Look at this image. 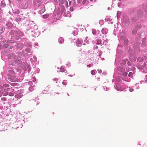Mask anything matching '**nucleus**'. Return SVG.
<instances>
[{
    "mask_svg": "<svg viewBox=\"0 0 147 147\" xmlns=\"http://www.w3.org/2000/svg\"><path fill=\"white\" fill-rule=\"evenodd\" d=\"M72 34L74 35H76L77 34V32L76 30H74L73 31Z\"/></svg>",
    "mask_w": 147,
    "mask_h": 147,
    "instance_id": "obj_40",
    "label": "nucleus"
},
{
    "mask_svg": "<svg viewBox=\"0 0 147 147\" xmlns=\"http://www.w3.org/2000/svg\"><path fill=\"white\" fill-rule=\"evenodd\" d=\"M82 0H77L78 1V3H80L82 1Z\"/></svg>",
    "mask_w": 147,
    "mask_h": 147,
    "instance_id": "obj_59",
    "label": "nucleus"
},
{
    "mask_svg": "<svg viewBox=\"0 0 147 147\" xmlns=\"http://www.w3.org/2000/svg\"><path fill=\"white\" fill-rule=\"evenodd\" d=\"M23 47V45L21 43L18 44L16 46V48L20 50L22 49Z\"/></svg>",
    "mask_w": 147,
    "mask_h": 147,
    "instance_id": "obj_24",
    "label": "nucleus"
},
{
    "mask_svg": "<svg viewBox=\"0 0 147 147\" xmlns=\"http://www.w3.org/2000/svg\"><path fill=\"white\" fill-rule=\"evenodd\" d=\"M23 33L20 31L18 32L14 30H12L7 33L6 36L7 38L10 40L15 41L16 40H19L20 36H22Z\"/></svg>",
    "mask_w": 147,
    "mask_h": 147,
    "instance_id": "obj_3",
    "label": "nucleus"
},
{
    "mask_svg": "<svg viewBox=\"0 0 147 147\" xmlns=\"http://www.w3.org/2000/svg\"><path fill=\"white\" fill-rule=\"evenodd\" d=\"M119 36L120 37V42L123 43L125 45H128V42L127 39L126 38L125 33L123 32L120 33Z\"/></svg>",
    "mask_w": 147,
    "mask_h": 147,
    "instance_id": "obj_5",
    "label": "nucleus"
},
{
    "mask_svg": "<svg viewBox=\"0 0 147 147\" xmlns=\"http://www.w3.org/2000/svg\"><path fill=\"white\" fill-rule=\"evenodd\" d=\"M69 14H70V13H69ZM68 14H69V13H68L67 12H65L64 13L65 16H69Z\"/></svg>",
    "mask_w": 147,
    "mask_h": 147,
    "instance_id": "obj_49",
    "label": "nucleus"
},
{
    "mask_svg": "<svg viewBox=\"0 0 147 147\" xmlns=\"http://www.w3.org/2000/svg\"><path fill=\"white\" fill-rule=\"evenodd\" d=\"M146 65V63H143V64L142 65V67H145Z\"/></svg>",
    "mask_w": 147,
    "mask_h": 147,
    "instance_id": "obj_50",
    "label": "nucleus"
},
{
    "mask_svg": "<svg viewBox=\"0 0 147 147\" xmlns=\"http://www.w3.org/2000/svg\"><path fill=\"white\" fill-rule=\"evenodd\" d=\"M86 0H84L82 2V3L84 5L85 3Z\"/></svg>",
    "mask_w": 147,
    "mask_h": 147,
    "instance_id": "obj_62",
    "label": "nucleus"
},
{
    "mask_svg": "<svg viewBox=\"0 0 147 147\" xmlns=\"http://www.w3.org/2000/svg\"><path fill=\"white\" fill-rule=\"evenodd\" d=\"M9 85L7 84H4L3 85L0 86V89H2V90L4 89V88H9Z\"/></svg>",
    "mask_w": 147,
    "mask_h": 147,
    "instance_id": "obj_20",
    "label": "nucleus"
},
{
    "mask_svg": "<svg viewBox=\"0 0 147 147\" xmlns=\"http://www.w3.org/2000/svg\"><path fill=\"white\" fill-rule=\"evenodd\" d=\"M144 15L143 11L141 9H139L137 11V16L140 18L142 17Z\"/></svg>",
    "mask_w": 147,
    "mask_h": 147,
    "instance_id": "obj_14",
    "label": "nucleus"
},
{
    "mask_svg": "<svg viewBox=\"0 0 147 147\" xmlns=\"http://www.w3.org/2000/svg\"><path fill=\"white\" fill-rule=\"evenodd\" d=\"M28 2L22 1L20 3L19 7L21 9H25L28 7Z\"/></svg>",
    "mask_w": 147,
    "mask_h": 147,
    "instance_id": "obj_9",
    "label": "nucleus"
},
{
    "mask_svg": "<svg viewBox=\"0 0 147 147\" xmlns=\"http://www.w3.org/2000/svg\"><path fill=\"white\" fill-rule=\"evenodd\" d=\"M23 122L24 121L22 120H20L16 121L14 123V125L16 126V128H21L23 126L22 124Z\"/></svg>",
    "mask_w": 147,
    "mask_h": 147,
    "instance_id": "obj_10",
    "label": "nucleus"
},
{
    "mask_svg": "<svg viewBox=\"0 0 147 147\" xmlns=\"http://www.w3.org/2000/svg\"><path fill=\"white\" fill-rule=\"evenodd\" d=\"M114 87L118 91H122L123 90V87L119 83H117L114 85Z\"/></svg>",
    "mask_w": 147,
    "mask_h": 147,
    "instance_id": "obj_13",
    "label": "nucleus"
},
{
    "mask_svg": "<svg viewBox=\"0 0 147 147\" xmlns=\"http://www.w3.org/2000/svg\"><path fill=\"white\" fill-rule=\"evenodd\" d=\"M127 64L129 66H131V62L129 61L127 62Z\"/></svg>",
    "mask_w": 147,
    "mask_h": 147,
    "instance_id": "obj_56",
    "label": "nucleus"
},
{
    "mask_svg": "<svg viewBox=\"0 0 147 147\" xmlns=\"http://www.w3.org/2000/svg\"><path fill=\"white\" fill-rule=\"evenodd\" d=\"M12 24L10 22H8L6 24V26L8 28H11L12 27Z\"/></svg>",
    "mask_w": 147,
    "mask_h": 147,
    "instance_id": "obj_26",
    "label": "nucleus"
},
{
    "mask_svg": "<svg viewBox=\"0 0 147 147\" xmlns=\"http://www.w3.org/2000/svg\"><path fill=\"white\" fill-rule=\"evenodd\" d=\"M60 71L62 72L65 71V69L63 68V66H61V67Z\"/></svg>",
    "mask_w": 147,
    "mask_h": 147,
    "instance_id": "obj_37",
    "label": "nucleus"
},
{
    "mask_svg": "<svg viewBox=\"0 0 147 147\" xmlns=\"http://www.w3.org/2000/svg\"><path fill=\"white\" fill-rule=\"evenodd\" d=\"M6 43V44H5L3 45V48H6L8 47V46L11 45V44H15V43L14 42V41H11V40H9Z\"/></svg>",
    "mask_w": 147,
    "mask_h": 147,
    "instance_id": "obj_12",
    "label": "nucleus"
},
{
    "mask_svg": "<svg viewBox=\"0 0 147 147\" xmlns=\"http://www.w3.org/2000/svg\"><path fill=\"white\" fill-rule=\"evenodd\" d=\"M14 89L12 87L4 88L2 90L3 96H6L10 92H14Z\"/></svg>",
    "mask_w": 147,
    "mask_h": 147,
    "instance_id": "obj_7",
    "label": "nucleus"
},
{
    "mask_svg": "<svg viewBox=\"0 0 147 147\" xmlns=\"http://www.w3.org/2000/svg\"><path fill=\"white\" fill-rule=\"evenodd\" d=\"M118 6L119 7H121L122 6V4L121 3H118Z\"/></svg>",
    "mask_w": 147,
    "mask_h": 147,
    "instance_id": "obj_53",
    "label": "nucleus"
},
{
    "mask_svg": "<svg viewBox=\"0 0 147 147\" xmlns=\"http://www.w3.org/2000/svg\"><path fill=\"white\" fill-rule=\"evenodd\" d=\"M69 10H70V11H72L74 10L73 9L72 7H70V8Z\"/></svg>",
    "mask_w": 147,
    "mask_h": 147,
    "instance_id": "obj_60",
    "label": "nucleus"
},
{
    "mask_svg": "<svg viewBox=\"0 0 147 147\" xmlns=\"http://www.w3.org/2000/svg\"><path fill=\"white\" fill-rule=\"evenodd\" d=\"M31 35L32 36L36 37L38 36L36 34V32L35 31H33V32H31Z\"/></svg>",
    "mask_w": 147,
    "mask_h": 147,
    "instance_id": "obj_30",
    "label": "nucleus"
},
{
    "mask_svg": "<svg viewBox=\"0 0 147 147\" xmlns=\"http://www.w3.org/2000/svg\"><path fill=\"white\" fill-rule=\"evenodd\" d=\"M123 74V75H124L125 77H127V73L124 71L122 73ZM130 79V78L129 79H128V78H125V79L124 80L126 81H129V80Z\"/></svg>",
    "mask_w": 147,
    "mask_h": 147,
    "instance_id": "obj_22",
    "label": "nucleus"
},
{
    "mask_svg": "<svg viewBox=\"0 0 147 147\" xmlns=\"http://www.w3.org/2000/svg\"><path fill=\"white\" fill-rule=\"evenodd\" d=\"M99 23L100 24L102 25L104 23V21L103 20H100L99 21Z\"/></svg>",
    "mask_w": 147,
    "mask_h": 147,
    "instance_id": "obj_39",
    "label": "nucleus"
},
{
    "mask_svg": "<svg viewBox=\"0 0 147 147\" xmlns=\"http://www.w3.org/2000/svg\"><path fill=\"white\" fill-rule=\"evenodd\" d=\"M142 8L145 12L144 16L145 17L147 18V5L146 4H144Z\"/></svg>",
    "mask_w": 147,
    "mask_h": 147,
    "instance_id": "obj_16",
    "label": "nucleus"
},
{
    "mask_svg": "<svg viewBox=\"0 0 147 147\" xmlns=\"http://www.w3.org/2000/svg\"><path fill=\"white\" fill-rule=\"evenodd\" d=\"M24 45L26 46L30 47L32 46V45L31 43L28 41H26L24 42Z\"/></svg>",
    "mask_w": 147,
    "mask_h": 147,
    "instance_id": "obj_23",
    "label": "nucleus"
},
{
    "mask_svg": "<svg viewBox=\"0 0 147 147\" xmlns=\"http://www.w3.org/2000/svg\"><path fill=\"white\" fill-rule=\"evenodd\" d=\"M7 98L4 97H3L1 98V100L2 101H5L6 100Z\"/></svg>",
    "mask_w": 147,
    "mask_h": 147,
    "instance_id": "obj_48",
    "label": "nucleus"
},
{
    "mask_svg": "<svg viewBox=\"0 0 147 147\" xmlns=\"http://www.w3.org/2000/svg\"><path fill=\"white\" fill-rule=\"evenodd\" d=\"M58 1H59V3H62V2L63 1V0H58Z\"/></svg>",
    "mask_w": 147,
    "mask_h": 147,
    "instance_id": "obj_61",
    "label": "nucleus"
},
{
    "mask_svg": "<svg viewBox=\"0 0 147 147\" xmlns=\"http://www.w3.org/2000/svg\"><path fill=\"white\" fill-rule=\"evenodd\" d=\"M128 76L129 77H132V72H130L128 75Z\"/></svg>",
    "mask_w": 147,
    "mask_h": 147,
    "instance_id": "obj_46",
    "label": "nucleus"
},
{
    "mask_svg": "<svg viewBox=\"0 0 147 147\" xmlns=\"http://www.w3.org/2000/svg\"><path fill=\"white\" fill-rule=\"evenodd\" d=\"M8 48L9 49H11V50H13L14 49V47L12 46H9Z\"/></svg>",
    "mask_w": 147,
    "mask_h": 147,
    "instance_id": "obj_45",
    "label": "nucleus"
},
{
    "mask_svg": "<svg viewBox=\"0 0 147 147\" xmlns=\"http://www.w3.org/2000/svg\"><path fill=\"white\" fill-rule=\"evenodd\" d=\"M127 61V60L126 59H124L121 63V65H125L126 63V62Z\"/></svg>",
    "mask_w": 147,
    "mask_h": 147,
    "instance_id": "obj_28",
    "label": "nucleus"
},
{
    "mask_svg": "<svg viewBox=\"0 0 147 147\" xmlns=\"http://www.w3.org/2000/svg\"><path fill=\"white\" fill-rule=\"evenodd\" d=\"M95 71L94 70H92L91 71V74L92 75H94L95 74Z\"/></svg>",
    "mask_w": 147,
    "mask_h": 147,
    "instance_id": "obj_44",
    "label": "nucleus"
},
{
    "mask_svg": "<svg viewBox=\"0 0 147 147\" xmlns=\"http://www.w3.org/2000/svg\"><path fill=\"white\" fill-rule=\"evenodd\" d=\"M8 53L7 51H5L3 54L9 59H14L13 61L9 62V64L12 66H18L22 64V61L21 58L20 57L16 55L15 54H8Z\"/></svg>",
    "mask_w": 147,
    "mask_h": 147,
    "instance_id": "obj_2",
    "label": "nucleus"
},
{
    "mask_svg": "<svg viewBox=\"0 0 147 147\" xmlns=\"http://www.w3.org/2000/svg\"><path fill=\"white\" fill-rule=\"evenodd\" d=\"M5 29L3 27H0V34L2 33L4 31Z\"/></svg>",
    "mask_w": 147,
    "mask_h": 147,
    "instance_id": "obj_32",
    "label": "nucleus"
},
{
    "mask_svg": "<svg viewBox=\"0 0 147 147\" xmlns=\"http://www.w3.org/2000/svg\"><path fill=\"white\" fill-rule=\"evenodd\" d=\"M132 87H134V86H133L131 88L129 87V90L130 92H132L134 90L132 88Z\"/></svg>",
    "mask_w": 147,
    "mask_h": 147,
    "instance_id": "obj_42",
    "label": "nucleus"
},
{
    "mask_svg": "<svg viewBox=\"0 0 147 147\" xmlns=\"http://www.w3.org/2000/svg\"><path fill=\"white\" fill-rule=\"evenodd\" d=\"M146 59H147V57L146 56H144L142 57H139L137 58V61H139L140 62H141L144 60H146Z\"/></svg>",
    "mask_w": 147,
    "mask_h": 147,
    "instance_id": "obj_17",
    "label": "nucleus"
},
{
    "mask_svg": "<svg viewBox=\"0 0 147 147\" xmlns=\"http://www.w3.org/2000/svg\"><path fill=\"white\" fill-rule=\"evenodd\" d=\"M144 32H143L141 33H138V34L137 36H138V37H140L141 36L144 35Z\"/></svg>",
    "mask_w": 147,
    "mask_h": 147,
    "instance_id": "obj_31",
    "label": "nucleus"
},
{
    "mask_svg": "<svg viewBox=\"0 0 147 147\" xmlns=\"http://www.w3.org/2000/svg\"><path fill=\"white\" fill-rule=\"evenodd\" d=\"M30 28L28 30L31 32H33L34 31L33 30L35 31V30H37L38 29V26H37L34 25V23L33 22L31 25V26H30Z\"/></svg>",
    "mask_w": 147,
    "mask_h": 147,
    "instance_id": "obj_11",
    "label": "nucleus"
},
{
    "mask_svg": "<svg viewBox=\"0 0 147 147\" xmlns=\"http://www.w3.org/2000/svg\"><path fill=\"white\" fill-rule=\"evenodd\" d=\"M103 89L105 91H107V87L106 86H104L103 87Z\"/></svg>",
    "mask_w": 147,
    "mask_h": 147,
    "instance_id": "obj_55",
    "label": "nucleus"
},
{
    "mask_svg": "<svg viewBox=\"0 0 147 147\" xmlns=\"http://www.w3.org/2000/svg\"><path fill=\"white\" fill-rule=\"evenodd\" d=\"M15 73L12 70H9L7 74L6 80L8 81H11L12 82H18V79L16 78L15 76Z\"/></svg>",
    "mask_w": 147,
    "mask_h": 147,
    "instance_id": "obj_4",
    "label": "nucleus"
},
{
    "mask_svg": "<svg viewBox=\"0 0 147 147\" xmlns=\"http://www.w3.org/2000/svg\"><path fill=\"white\" fill-rule=\"evenodd\" d=\"M94 43L98 45L102 44V40L98 38L94 41Z\"/></svg>",
    "mask_w": 147,
    "mask_h": 147,
    "instance_id": "obj_21",
    "label": "nucleus"
},
{
    "mask_svg": "<svg viewBox=\"0 0 147 147\" xmlns=\"http://www.w3.org/2000/svg\"><path fill=\"white\" fill-rule=\"evenodd\" d=\"M138 40H138L132 42V45L129 47L128 53L129 55V59L131 61H133L136 60V57L135 56L136 54L139 52L140 49L139 47L140 45V43Z\"/></svg>",
    "mask_w": 147,
    "mask_h": 147,
    "instance_id": "obj_1",
    "label": "nucleus"
},
{
    "mask_svg": "<svg viewBox=\"0 0 147 147\" xmlns=\"http://www.w3.org/2000/svg\"><path fill=\"white\" fill-rule=\"evenodd\" d=\"M66 65L67 66H70V62H68L67 63V64H66Z\"/></svg>",
    "mask_w": 147,
    "mask_h": 147,
    "instance_id": "obj_58",
    "label": "nucleus"
},
{
    "mask_svg": "<svg viewBox=\"0 0 147 147\" xmlns=\"http://www.w3.org/2000/svg\"><path fill=\"white\" fill-rule=\"evenodd\" d=\"M5 5L4 4V1H2L1 2L0 6L1 7H4Z\"/></svg>",
    "mask_w": 147,
    "mask_h": 147,
    "instance_id": "obj_34",
    "label": "nucleus"
},
{
    "mask_svg": "<svg viewBox=\"0 0 147 147\" xmlns=\"http://www.w3.org/2000/svg\"><path fill=\"white\" fill-rule=\"evenodd\" d=\"M49 15H48L45 14L43 15V18L44 19H46L48 18Z\"/></svg>",
    "mask_w": 147,
    "mask_h": 147,
    "instance_id": "obj_38",
    "label": "nucleus"
},
{
    "mask_svg": "<svg viewBox=\"0 0 147 147\" xmlns=\"http://www.w3.org/2000/svg\"><path fill=\"white\" fill-rule=\"evenodd\" d=\"M107 44V41L104 40L103 41L102 43V44L106 45Z\"/></svg>",
    "mask_w": 147,
    "mask_h": 147,
    "instance_id": "obj_41",
    "label": "nucleus"
},
{
    "mask_svg": "<svg viewBox=\"0 0 147 147\" xmlns=\"http://www.w3.org/2000/svg\"><path fill=\"white\" fill-rule=\"evenodd\" d=\"M98 73H100L102 72V70L101 69H98Z\"/></svg>",
    "mask_w": 147,
    "mask_h": 147,
    "instance_id": "obj_57",
    "label": "nucleus"
},
{
    "mask_svg": "<svg viewBox=\"0 0 147 147\" xmlns=\"http://www.w3.org/2000/svg\"><path fill=\"white\" fill-rule=\"evenodd\" d=\"M64 39L62 37H60L59 38L58 42L60 44L63 43H64Z\"/></svg>",
    "mask_w": 147,
    "mask_h": 147,
    "instance_id": "obj_25",
    "label": "nucleus"
},
{
    "mask_svg": "<svg viewBox=\"0 0 147 147\" xmlns=\"http://www.w3.org/2000/svg\"><path fill=\"white\" fill-rule=\"evenodd\" d=\"M25 51L27 52L30 53H31L32 51L29 48H27L25 50Z\"/></svg>",
    "mask_w": 147,
    "mask_h": 147,
    "instance_id": "obj_33",
    "label": "nucleus"
},
{
    "mask_svg": "<svg viewBox=\"0 0 147 147\" xmlns=\"http://www.w3.org/2000/svg\"><path fill=\"white\" fill-rule=\"evenodd\" d=\"M84 42H84V43L83 44V45H86V44H85V43H87V44L88 43V40H85L84 41Z\"/></svg>",
    "mask_w": 147,
    "mask_h": 147,
    "instance_id": "obj_54",
    "label": "nucleus"
},
{
    "mask_svg": "<svg viewBox=\"0 0 147 147\" xmlns=\"http://www.w3.org/2000/svg\"><path fill=\"white\" fill-rule=\"evenodd\" d=\"M117 69L119 71L118 73L119 74H121L125 70L126 71H129V69L127 67H125L124 66H119L117 67Z\"/></svg>",
    "mask_w": 147,
    "mask_h": 147,
    "instance_id": "obj_8",
    "label": "nucleus"
},
{
    "mask_svg": "<svg viewBox=\"0 0 147 147\" xmlns=\"http://www.w3.org/2000/svg\"><path fill=\"white\" fill-rule=\"evenodd\" d=\"M123 47V46L122 45H118V48L119 47Z\"/></svg>",
    "mask_w": 147,
    "mask_h": 147,
    "instance_id": "obj_63",
    "label": "nucleus"
},
{
    "mask_svg": "<svg viewBox=\"0 0 147 147\" xmlns=\"http://www.w3.org/2000/svg\"><path fill=\"white\" fill-rule=\"evenodd\" d=\"M14 92H10L8 94L9 96H13L14 95Z\"/></svg>",
    "mask_w": 147,
    "mask_h": 147,
    "instance_id": "obj_35",
    "label": "nucleus"
},
{
    "mask_svg": "<svg viewBox=\"0 0 147 147\" xmlns=\"http://www.w3.org/2000/svg\"><path fill=\"white\" fill-rule=\"evenodd\" d=\"M135 86H136V89H138V88H139V86L138 85H136Z\"/></svg>",
    "mask_w": 147,
    "mask_h": 147,
    "instance_id": "obj_64",
    "label": "nucleus"
},
{
    "mask_svg": "<svg viewBox=\"0 0 147 147\" xmlns=\"http://www.w3.org/2000/svg\"><path fill=\"white\" fill-rule=\"evenodd\" d=\"M82 42L83 41L81 39H78L76 41V45L78 47H80Z\"/></svg>",
    "mask_w": 147,
    "mask_h": 147,
    "instance_id": "obj_19",
    "label": "nucleus"
},
{
    "mask_svg": "<svg viewBox=\"0 0 147 147\" xmlns=\"http://www.w3.org/2000/svg\"><path fill=\"white\" fill-rule=\"evenodd\" d=\"M102 33L103 34H106L107 32V30L106 28H103L101 30Z\"/></svg>",
    "mask_w": 147,
    "mask_h": 147,
    "instance_id": "obj_27",
    "label": "nucleus"
},
{
    "mask_svg": "<svg viewBox=\"0 0 147 147\" xmlns=\"http://www.w3.org/2000/svg\"><path fill=\"white\" fill-rule=\"evenodd\" d=\"M92 33L93 34H95L96 33V31L94 29H92Z\"/></svg>",
    "mask_w": 147,
    "mask_h": 147,
    "instance_id": "obj_47",
    "label": "nucleus"
},
{
    "mask_svg": "<svg viewBox=\"0 0 147 147\" xmlns=\"http://www.w3.org/2000/svg\"><path fill=\"white\" fill-rule=\"evenodd\" d=\"M22 96V94H18L15 95V97L16 98H20Z\"/></svg>",
    "mask_w": 147,
    "mask_h": 147,
    "instance_id": "obj_29",
    "label": "nucleus"
},
{
    "mask_svg": "<svg viewBox=\"0 0 147 147\" xmlns=\"http://www.w3.org/2000/svg\"><path fill=\"white\" fill-rule=\"evenodd\" d=\"M140 18L138 16L133 17L131 18V21L132 23L136 22Z\"/></svg>",
    "mask_w": 147,
    "mask_h": 147,
    "instance_id": "obj_18",
    "label": "nucleus"
},
{
    "mask_svg": "<svg viewBox=\"0 0 147 147\" xmlns=\"http://www.w3.org/2000/svg\"><path fill=\"white\" fill-rule=\"evenodd\" d=\"M141 27V25L140 24H139L137 26H136L132 31L133 34H136V33L137 30L140 28Z\"/></svg>",
    "mask_w": 147,
    "mask_h": 147,
    "instance_id": "obj_15",
    "label": "nucleus"
},
{
    "mask_svg": "<svg viewBox=\"0 0 147 147\" xmlns=\"http://www.w3.org/2000/svg\"><path fill=\"white\" fill-rule=\"evenodd\" d=\"M29 90L31 91H32L33 90V87L32 86L30 87L29 88Z\"/></svg>",
    "mask_w": 147,
    "mask_h": 147,
    "instance_id": "obj_43",
    "label": "nucleus"
},
{
    "mask_svg": "<svg viewBox=\"0 0 147 147\" xmlns=\"http://www.w3.org/2000/svg\"><path fill=\"white\" fill-rule=\"evenodd\" d=\"M121 15V12L119 11H118L117 13V18H119L120 17V16Z\"/></svg>",
    "mask_w": 147,
    "mask_h": 147,
    "instance_id": "obj_36",
    "label": "nucleus"
},
{
    "mask_svg": "<svg viewBox=\"0 0 147 147\" xmlns=\"http://www.w3.org/2000/svg\"><path fill=\"white\" fill-rule=\"evenodd\" d=\"M62 84H63L64 85H66L67 84L66 81L65 80H63L62 82Z\"/></svg>",
    "mask_w": 147,
    "mask_h": 147,
    "instance_id": "obj_51",
    "label": "nucleus"
},
{
    "mask_svg": "<svg viewBox=\"0 0 147 147\" xmlns=\"http://www.w3.org/2000/svg\"><path fill=\"white\" fill-rule=\"evenodd\" d=\"M130 22V19L127 16H123V24L125 27L129 26Z\"/></svg>",
    "mask_w": 147,
    "mask_h": 147,
    "instance_id": "obj_6",
    "label": "nucleus"
},
{
    "mask_svg": "<svg viewBox=\"0 0 147 147\" xmlns=\"http://www.w3.org/2000/svg\"><path fill=\"white\" fill-rule=\"evenodd\" d=\"M15 13L16 14H18L20 13V11L19 10H18L15 12Z\"/></svg>",
    "mask_w": 147,
    "mask_h": 147,
    "instance_id": "obj_52",
    "label": "nucleus"
}]
</instances>
